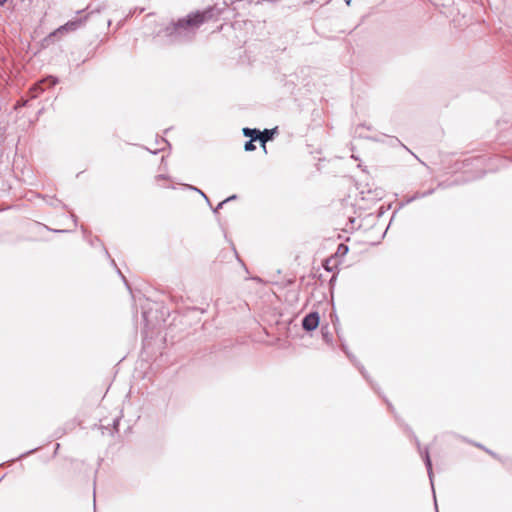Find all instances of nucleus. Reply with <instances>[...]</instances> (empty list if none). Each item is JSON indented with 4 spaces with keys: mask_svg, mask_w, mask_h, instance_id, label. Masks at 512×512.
Segmentation results:
<instances>
[{
    "mask_svg": "<svg viewBox=\"0 0 512 512\" xmlns=\"http://www.w3.org/2000/svg\"><path fill=\"white\" fill-rule=\"evenodd\" d=\"M212 17V9L190 13L186 17L167 25L160 32V36L170 44L190 42L195 37L200 26Z\"/></svg>",
    "mask_w": 512,
    "mask_h": 512,
    "instance_id": "1",
    "label": "nucleus"
},
{
    "mask_svg": "<svg viewBox=\"0 0 512 512\" xmlns=\"http://www.w3.org/2000/svg\"><path fill=\"white\" fill-rule=\"evenodd\" d=\"M86 22V17L84 18H76L74 20L68 21L64 25L57 28L55 31H53L49 38L56 37L58 35H63L65 33L74 32L80 27H82Z\"/></svg>",
    "mask_w": 512,
    "mask_h": 512,
    "instance_id": "2",
    "label": "nucleus"
},
{
    "mask_svg": "<svg viewBox=\"0 0 512 512\" xmlns=\"http://www.w3.org/2000/svg\"><path fill=\"white\" fill-rule=\"evenodd\" d=\"M46 83H48L49 86L52 87L58 83V79L53 76H49V77L43 79L42 81L35 83L29 90L30 97L37 98L39 96V94L45 90L43 85Z\"/></svg>",
    "mask_w": 512,
    "mask_h": 512,
    "instance_id": "3",
    "label": "nucleus"
},
{
    "mask_svg": "<svg viewBox=\"0 0 512 512\" xmlns=\"http://www.w3.org/2000/svg\"><path fill=\"white\" fill-rule=\"evenodd\" d=\"M319 324V314L312 312L306 315L302 320V327L306 331H313Z\"/></svg>",
    "mask_w": 512,
    "mask_h": 512,
    "instance_id": "4",
    "label": "nucleus"
},
{
    "mask_svg": "<svg viewBox=\"0 0 512 512\" xmlns=\"http://www.w3.org/2000/svg\"><path fill=\"white\" fill-rule=\"evenodd\" d=\"M417 446H418V450L421 454V457L423 458L424 460V463L426 465V468H427V471H428V476H429V479L431 481V483H433V471H432V463H431V459H430V455H429V451L427 448H425L423 451L421 450L420 448V444L419 442H417Z\"/></svg>",
    "mask_w": 512,
    "mask_h": 512,
    "instance_id": "5",
    "label": "nucleus"
},
{
    "mask_svg": "<svg viewBox=\"0 0 512 512\" xmlns=\"http://www.w3.org/2000/svg\"><path fill=\"white\" fill-rule=\"evenodd\" d=\"M242 132L245 137H250L252 141L259 140L261 136V132L258 129L243 128Z\"/></svg>",
    "mask_w": 512,
    "mask_h": 512,
    "instance_id": "6",
    "label": "nucleus"
},
{
    "mask_svg": "<svg viewBox=\"0 0 512 512\" xmlns=\"http://www.w3.org/2000/svg\"><path fill=\"white\" fill-rule=\"evenodd\" d=\"M275 132H276V129H271V130L265 129L263 132H261V136H260L259 140L261 141L262 146L264 148H265L266 142L273 139V135Z\"/></svg>",
    "mask_w": 512,
    "mask_h": 512,
    "instance_id": "7",
    "label": "nucleus"
},
{
    "mask_svg": "<svg viewBox=\"0 0 512 512\" xmlns=\"http://www.w3.org/2000/svg\"><path fill=\"white\" fill-rule=\"evenodd\" d=\"M254 141H252L251 139L249 141H247L244 145V149L245 151H254L256 149V146L254 145L253 143Z\"/></svg>",
    "mask_w": 512,
    "mask_h": 512,
    "instance_id": "8",
    "label": "nucleus"
},
{
    "mask_svg": "<svg viewBox=\"0 0 512 512\" xmlns=\"http://www.w3.org/2000/svg\"><path fill=\"white\" fill-rule=\"evenodd\" d=\"M185 187L188 188V189H191V190H194V191L198 192L199 194H201L206 199V201L209 202V199L207 198V196L200 189H198V188H196L194 186H191V185H186Z\"/></svg>",
    "mask_w": 512,
    "mask_h": 512,
    "instance_id": "9",
    "label": "nucleus"
},
{
    "mask_svg": "<svg viewBox=\"0 0 512 512\" xmlns=\"http://www.w3.org/2000/svg\"><path fill=\"white\" fill-rule=\"evenodd\" d=\"M225 203H226V201H224V200L222 202H220L217 205V207L215 208L214 212H217L219 209H221Z\"/></svg>",
    "mask_w": 512,
    "mask_h": 512,
    "instance_id": "10",
    "label": "nucleus"
},
{
    "mask_svg": "<svg viewBox=\"0 0 512 512\" xmlns=\"http://www.w3.org/2000/svg\"><path fill=\"white\" fill-rule=\"evenodd\" d=\"M341 249H344V252L348 251V247L345 246L344 244L339 245L338 251H340Z\"/></svg>",
    "mask_w": 512,
    "mask_h": 512,
    "instance_id": "11",
    "label": "nucleus"
},
{
    "mask_svg": "<svg viewBox=\"0 0 512 512\" xmlns=\"http://www.w3.org/2000/svg\"><path fill=\"white\" fill-rule=\"evenodd\" d=\"M234 199H236V195H232V196L228 197L227 199H225L224 201H226V203H227V202H229L231 200H234Z\"/></svg>",
    "mask_w": 512,
    "mask_h": 512,
    "instance_id": "12",
    "label": "nucleus"
},
{
    "mask_svg": "<svg viewBox=\"0 0 512 512\" xmlns=\"http://www.w3.org/2000/svg\"><path fill=\"white\" fill-rule=\"evenodd\" d=\"M328 263H329V260H328V261H326L325 269H326V270H328V271H330V268H329V267H330V264H328Z\"/></svg>",
    "mask_w": 512,
    "mask_h": 512,
    "instance_id": "13",
    "label": "nucleus"
},
{
    "mask_svg": "<svg viewBox=\"0 0 512 512\" xmlns=\"http://www.w3.org/2000/svg\"><path fill=\"white\" fill-rule=\"evenodd\" d=\"M328 263H329V260H328V261H326L325 269H326V270H328V271H330V268H329V267H330V264H328Z\"/></svg>",
    "mask_w": 512,
    "mask_h": 512,
    "instance_id": "14",
    "label": "nucleus"
},
{
    "mask_svg": "<svg viewBox=\"0 0 512 512\" xmlns=\"http://www.w3.org/2000/svg\"><path fill=\"white\" fill-rule=\"evenodd\" d=\"M252 279H253V280H255V281H258V282H260V281H261V279H260L259 277H254V278H252Z\"/></svg>",
    "mask_w": 512,
    "mask_h": 512,
    "instance_id": "15",
    "label": "nucleus"
},
{
    "mask_svg": "<svg viewBox=\"0 0 512 512\" xmlns=\"http://www.w3.org/2000/svg\"><path fill=\"white\" fill-rule=\"evenodd\" d=\"M7 0H0V6H2Z\"/></svg>",
    "mask_w": 512,
    "mask_h": 512,
    "instance_id": "16",
    "label": "nucleus"
},
{
    "mask_svg": "<svg viewBox=\"0 0 512 512\" xmlns=\"http://www.w3.org/2000/svg\"><path fill=\"white\" fill-rule=\"evenodd\" d=\"M157 179H164V176L163 175H158Z\"/></svg>",
    "mask_w": 512,
    "mask_h": 512,
    "instance_id": "17",
    "label": "nucleus"
},
{
    "mask_svg": "<svg viewBox=\"0 0 512 512\" xmlns=\"http://www.w3.org/2000/svg\"><path fill=\"white\" fill-rule=\"evenodd\" d=\"M117 425H118V420L116 419V420L114 421V426L116 427Z\"/></svg>",
    "mask_w": 512,
    "mask_h": 512,
    "instance_id": "18",
    "label": "nucleus"
},
{
    "mask_svg": "<svg viewBox=\"0 0 512 512\" xmlns=\"http://www.w3.org/2000/svg\"><path fill=\"white\" fill-rule=\"evenodd\" d=\"M346 4L349 5L351 0H345Z\"/></svg>",
    "mask_w": 512,
    "mask_h": 512,
    "instance_id": "19",
    "label": "nucleus"
}]
</instances>
